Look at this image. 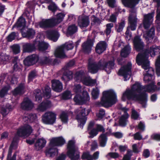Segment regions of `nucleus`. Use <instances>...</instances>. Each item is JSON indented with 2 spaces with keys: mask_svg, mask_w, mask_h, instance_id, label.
I'll use <instances>...</instances> for the list:
<instances>
[{
  "mask_svg": "<svg viewBox=\"0 0 160 160\" xmlns=\"http://www.w3.org/2000/svg\"><path fill=\"white\" fill-rule=\"evenodd\" d=\"M160 47L153 45L150 47L149 51H146L143 53H139L136 57V62L139 65H142V68L146 71L144 73V80L146 82H148L152 79L154 73L153 69L149 67L148 60V55L150 53L151 57L154 56L156 52H158Z\"/></svg>",
  "mask_w": 160,
  "mask_h": 160,
  "instance_id": "nucleus-1",
  "label": "nucleus"
},
{
  "mask_svg": "<svg viewBox=\"0 0 160 160\" xmlns=\"http://www.w3.org/2000/svg\"><path fill=\"white\" fill-rule=\"evenodd\" d=\"M144 86L140 83L136 82L131 88L127 89L123 93L122 99L123 101L126 99H132L138 101L142 104L143 108H146L147 101V95L143 93Z\"/></svg>",
  "mask_w": 160,
  "mask_h": 160,
  "instance_id": "nucleus-2",
  "label": "nucleus"
},
{
  "mask_svg": "<svg viewBox=\"0 0 160 160\" xmlns=\"http://www.w3.org/2000/svg\"><path fill=\"white\" fill-rule=\"evenodd\" d=\"M114 61L113 58L107 62H105L104 60H101L97 63L93 58H90L88 60V71L92 73H95L99 69H104L107 73L109 74L110 73L111 70L114 67Z\"/></svg>",
  "mask_w": 160,
  "mask_h": 160,
  "instance_id": "nucleus-3",
  "label": "nucleus"
},
{
  "mask_svg": "<svg viewBox=\"0 0 160 160\" xmlns=\"http://www.w3.org/2000/svg\"><path fill=\"white\" fill-rule=\"evenodd\" d=\"M117 101L116 95L112 90L105 91L103 92L101 102L104 107H108L114 104Z\"/></svg>",
  "mask_w": 160,
  "mask_h": 160,
  "instance_id": "nucleus-4",
  "label": "nucleus"
},
{
  "mask_svg": "<svg viewBox=\"0 0 160 160\" xmlns=\"http://www.w3.org/2000/svg\"><path fill=\"white\" fill-rule=\"evenodd\" d=\"M75 143L74 140H70L67 145V155L71 160H78L80 158V153Z\"/></svg>",
  "mask_w": 160,
  "mask_h": 160,
  "instance_id": "nucleus-5",
  "label": "nucleus"
},
{
  "mask_svg": "<svg viewBox=\"0 0 160 160\" xmlns=\"http://www.w3.org/2000/svg\"><path fill=\"white\" fill-rule=\"evenodd\" d=\"M130 11V13L128 17L129 26H128L126 32V38L128 40L130 39L131 36V34L129 32V29H130L132 31L135 30L137 22L135 10L131 8Z\"/></svg>",
  "mask_w": 160,
  "mask_h": 160,
  "instance_id": "nucleus-6",
  "label": "nucleus"
},
{
  "mask_svg": "<svg viewBox=\"0 0 160 160\" xmlns=\"http://www.w3.org/2000/svg\"><path fill=\"white\" fill-rule=\"evenodd\" d=\"M75 112L77 114L76 118L79 123V126L82 128L86 121V116L88 114L89 112L88 110L86 112L85 108H82L80 107L76 109Z\"/></svg>",
  "mask_w": 160,
  "mask_h": 160,
  "instance_id": "nucleus-7",
  "label": "nucleus"
},
{
  "mask_svg": "<svg viewBox=\"0 0 160 160\" xmlns=\"http://www.w3.org/2000/svg\"><path fill=\"white\" fill-rule=\"evenodd\" d=\"M132 64L128 62L127 65L122 67L118 72V74L123 77L125 81H127L130 78L131 75V69Z\"/></svg>",
  "mask_w": 160,
  "mask_h": 160,
  "instance_id": "nucleus-8",
  "label": "nucleus"
},
{
  "mask_svg": "<svg viewBox=\"0 0 160 160\" xmlns=\"http://www.w3.org/2000/svg\"><path fill=\"white\" fill-rule=\"evenodd\" d=\"M42 120L44 124L52 125L56 120V115L52 112H46L42 116Z\"/></svg>",
  "mask_w": 160,
  "mask_h": 160,
  "instance_id": "nucleus-9",
  "label": "nucleus"
},
{
  "mask_svg": "<svg viewBox=\"0 0 160 160\" xmlns=\"http://www.w3.org/2000/svg\"><path fill=\"white\" fill-rule=\"evenodd\" d=\"M32 127L28 125H26L18 129L17 135L21 137H26L29 136L32 132Z\"/></svg>",
  "mask_w": 160,
  "mask_h": 160,
  "instance_id": "nucleus-10",
  "label": "nucleus"
},
{
  "mask_svg": "<svg viewBox=\"0 0 160 160\" xmlns=\"http://www.w3.org/2000/svg\"><path fill=\"white\" fill-rule=\"evenodd\" d=\"M83 98L79 94H77L75 96L73 100L77 104H82L85 102L90 100V97L87 92L85 91L83 92Z\"/></svg>",
  "mask_w": 160,
  "mask_h": 160,
  "instance_id": "nucleus-11",
  "label": "nucleus"
},
{
  "mask_svg": "<svg viewBox=\"0 0 160 160\" xmlns=\"http://www.w3.org/2000/svg\"><path fill=\"white\" fill-rule=\"evenodd\" d=\"M124 113L120 118L119 120V124L120 125L122 126H125L128 121V118L129 117V115L127 113V111L128 110V109L126 108L125 107H121L120 108Z\"/></svg>",
  "mask_w": 160,
  "mask_h": 160,
  "instance_id": "nucleus-12",
  "label": "nucleus"
},
{
  "mask_svg": "<svg viewBox=\"0 0 160 160\" xmlns=\"http://www.w3.org/2000/svg\"><path fill=\"white\" fill-rule=\"evenodd\" d=\"M154 15V13L152 12L144 15L143 23L145 29L148 28L152 24L153 21Z\"/></svg>",
  "mask_w": 160,
  "mask_h": 160,
  "instance_id": "nucleus-13",
  "label": "nucleus"
},
{
  "mask_svg": "<svg viewBox=\"0 0 160 160\" xmlns=\"http://www.w3.org/2000/svg\"><path fill=\"white\" fill-rule=\"evenodd\" d=\"M39 60L37 55L32 54L27 57L24 61V63L27 66H31L36 63Z\"/></svg>",
  "mask_w": 160,
  "mask_h": 160,
  "instance_id": "nucleus-14",
  "label": "nucleus"
},
{
  "mask_svg": "<svg viewBox=\"0 0 160 160\" xmlns=\"http://www.w3.org/2000/svg\"><path fill=\"white\" fill-rule=\"evenodd\" d=\"M17 140L15 138H13V139L10 145V146L9 147L8 154V158L7 160H16V154L14 153L12 157L11 158L9 159V157H10L12 154V151L13 149H15L17 147Z\"/></svg>",
  "mask_w": 160,
  "mask_h": 160,
  "instance_id": "nucleus-15",
  "label": "nucleus"
},
{
  "mask_svg": "<svg viewBox=\"0 0 160 160\" xmlns=\"http://www.w3.org/2000/svg\"><path fill=\"white\" fill-rule=\"evenodd\" d=\"M50 142L51 147L61 146L65 143V141L62 137H60L52 138Z\"/></svg>",
  "mask_w": 160,
  "mask_h": 160,
  "instance_id": "nucleus-16",
  "label": "nucleus"
},
{
  "mask_svg": "<svg viewBox=\"0 0 160 160\" xmlns=\"http://www.w3.org/2000/svg\"><path fill=\"white\" fill-rule=\"evenodd\" d=\"M93 45V42L91 39H88L82 44V50L86 53H89L91 51Z\"/></svg>",
  "mask_w": 160,
  "mask_h": 160,
  "instance_id": "nucleus-17",
  "label": "nucleus"
},
{
  "mask_svg": "<svg viewBox=\"0 0 160 160\" xmlns=\"http://www.w3.org/2000/svg\"><path fill=\"white\" fill-rule=\"evenodd\" d=\"M134 48L138 51L142 50L144 47V44L138 36L135 37L133 40Z\"/></svg>",
  "mask_w": 160,
  "mask_h": 160,
  "instance_id": "nucleus-18",
  "label": "nucleus"
},
{
  "mask_svg": "<svg viewBox=\"0 0 160 160\" xmlns=\"http://www.w3.org/2000/svg\"><path fill=\"white\" fill-rule=\"evenodd\" d=\"M78 23L79 26L81 28L87 27L89 23L88 17L85 16H79L78 17Z\"/></svg>",
  "mask_w": 160,
  "mask_h": 160,
  "instance_id": "nucleus-19",
  "label": "nucleus"
},
{
  "mask_svg": "<svg viewBox=\"0 0 160 160\" xmlns=\"http://www.w3.org/2000/svg\"><path fill=\"white\" fill-rule=\"evenodd\" d=\"M107 47L106 43L104 41H100L98 43L95 48V51L99 54H101L105 51Z\"/></svg>",
  "mask_w": 160,
  "mask_h": 160,
  "instance_id": "nucleus-20",
  "label": "nucleus"
},
{
  "mask_svg": "<svg viewBox=\"0 0 160 160\" xmlns=\"http://www.w3.org/2000/svg\"><path fill=\"white\" fill-rule=\"evenodd\" d=\"M46 140L43 138L37 139L34 144V148L37 151L41 150L45 146Z\"/></svg>",
  "mask_w": 160,
  "mask_h": 160,
  "instance_id": "nucleus-21",
  "label": "nucleus"
},
{
  "mask_svg": "<svg viewBox=\"0 0 160 160\" xmlns=\"http://www.w3.org/2000/svg\"><path fill=\"white\" fill-rule=\"evenodd\" d=\"M34 105L32 102L28 98H25L21 104V108L23 109L29 110L32 109Z\"/></svg>",
  "mask_w": 160,
  "mask_h": 160,
  "instance_id": "nucleus-22",
  "label": "nucleus"
},
{
  "mask_svg": "<svg viewBox=\"0 0 160 160\" xmlns=\"http://www.w3.org/2000/svg\"><path fill=\"white\" fill-rule=\"evenodd\" d=\"M52 89L57 92H60L62 89V85L59 80H53L52 81Z\"/></svg>",
  "mask_w": 160,
  "mask_h": 160,
  "instance_id": "nucleus-23",
  "label": "nucleus"
},
{
  "mask_svg": "<svg viewBox=\"0 0 160 160\" xmlns=\"http://www.w3.org/2000/svg\"><path fill=\"white\" fill-rule=\"evenodd\" d=\"M99 152L97 151L94 153L92 156L88 152H84L82 155V158L86 159L88 160H97L99 158Z\"/></svg>",
  "mask_w": 160,
  "mask_h": 160,
  "instance_id": "nucleus-24",
  "label": "nucleus"
},
{
  "mask_svg": "<svg viewBox=\"0 0 160 160\" xmlns=\"http://www.w3.org/2000/svg\"><path fill=\"white\" fill-rule=\"evenodd\" d=\"M22 47L24 52H31L35 50L36 45L35 42L32 44L26 43L23 44Z\"/></svg>",
  "mask_w": 160,
  "mask_h": 160,
  "instance_id": "nucleus-25",
  "label": "nucleus"
},
{
  "mask_svg": "<svg viewBox=\"0 0 160 160\" xmlns=\"http://www.w3.org/2000/svg\"><path fill=\"white\" fill-rule=\"evenodd\" d=\"M154 84V82H152L150 84L144 87L143 93H145L146 92H153L156 90H160V88H157Z\"/></svg>",
  "mask_w": 160,
  "mask_h": 160,
  "instance_id": "nucleus-26",
  "label": "nucleus"
},
{
  "mask_svg": "<svg viewBox=\"0 0 160 160\" xmlns=\"http://www.w3.org/2000/svg\"><path fill=\"white\" fill-rule=\"evenodd\" d=\"M48 38L54 42L56 41L59 37V35L56 31H48L46 32Z\"/></svg>",
  "mask_w": 160,
  "mask_h": 160,
  "instance_id": "nucleus-27",
  "label": "nucleus"
},
{
  "mask_svg": "<svg viewBox=\"0 0 160 160\" xmlns=\"http://www.w3.org/2000/svg\"><path fill=\"white\" fill-rule=\"evenodd\" d=\"M64 48L62 45L57 48L55 52L54 55L56 57L60 58H64L66 57L64 52Z\"/></svg>",
  "mask_w": 160,
  "mask_h": 160,
  "instance_id": "nucleus-28",
  "label": "nucleus"
},
{
  "mask_svg": "<svg viewBox=\"0 0 160 160\" xmlns=\"http://www.w3.org/2000/svg\"><path fill=\"white\" fill-rule=\"evenodd\" d=\"M40 27L42 28H49L54 26L52 19L42 21L39 23Z\"/></svg>",
  "mask_w": 160,
  "mask_h": 160,
  "instance_id": "nucleus-29",
  "label": "nucleus"
},
{
  "mask_svg": "<svg viewBox=\"0 0 160 160\" xmlns=\"http://www.w3.org/2000/svg\"><path fill=\"white\" fill-rule=\"evenodd\" d=\"M52 105L51 102L48 100L42 102L38 106V109L41 111H44L47 109L51 107Z\"/></svg>",
  "mask_w": 160,
  "mask_h": 160,
  "instance_id": "nucleus-30",
  "label": "nucleus"
},
{
  "mask_svg": "<svg viewBox=\"0 0 160 160\" xmlns=\"http://www.w3.org/2000/svg\"><path fill=\"white\" fill-rule=\"evenodd\" d=\"M26 25V21L24 18L21 17L18 19L16 24L13 26V28L16 27L20 29L25 27Z\"/></svg>",
  "mask_w": 160,
  "mask_h": 160,
  "instance_id": "nucleus-31",
  "label": "nucleus"
},
{
  "mask_svg": "<svg viewBox=\"0 0 160 160\" xmlns=\"http://www.w3.org/2000/svg\"><path fill=\"white\" fill-rule=\"evenodd\" d=\"M140 0H122L125 5L131 8L134 7Z\"/></svg>",
  "mask_w": 160,
  "mask_h": 160,
  "instance_id": "nucleus-32",
  "label": "nucleus"
},
{
  "mask_svg": "<svg viewBox=\"0 0 160 160\" xmlns=\"http://www.w3.org/2000/svg\"><path fill=\"white\" fill-rule=\"evenodd\" d=\"M82 82L85 85L89 86H94L96 82L95 80L91 79L90 77H84Z\"/></svg>",
  "mask_w": 160,
  "mask_h": 160,
  "instance_id": "nucleus-33",
  "label": "nucleus"
},
{
  "mask_svg": "<svg viewBox=\"0 0 160 160\" xmlns=\"http://www.w3.org/2000/svg\"><path fill=\"white\" fill-rule=\"evenodd\" d=\"M73 77V73L71 71L67 70L63 74L62 79L65 82H68L72 79Z\"/></svg>",
  "mask_w": 160,
  "mask_h": 160,
  "instance_id": "nucleus-34",
  "label": "nucleus"
},
{
  "mask_svg": "<svg viewBox=\"0 0 160 160\" xmlns=\"http://www.w3.org/2000/svg\"><path fill=\"white\" fill-rule=\"evenodd\" d=\"M23 37L27 38L29 39L32 38L35 34V32L32 29H28L26 32H24L21 31Z\"/></svg>",
  "mask_w": 160,
  "mask_h": 160,
  "instance_id": "nucleus-35",
  "label": "nucleus"
},
{
  "mask_svg": "<svg viewBox=\"0 0 160 160\" xmlns=\"http://www.w3.org/2000/svg\"><path fill=\"white\" fill-rule=\"evenodd\" d=\"M155 29L152 27L150 30L144 34L143 37L148 40L152 39L154 35Z\"/></svg>",
  "mask_w": 160,
  "mask_h": 160,
  "instance_id": "nucleus-36",
  "label": "nucleus"
},
{
  "mask_svg": "<svg viewBox=\"0 0 160 160\" xmlns=\"http://www.w3.org/2000/svg\"><path fill=\"white\" fill-rule=\"evenodd\" d=\"M65 16V15L62 13H59L57 15L56 18H51L54 24V26L59 24L61 22Z\"/></svg>",
  "mask_w": 160,
  "mask_h": 160,
  "instance_id": "nucleus-37",
  "label": "nucleus"
},
{
  "mask_svg": "<svg viewBox=\"0 0 160 160\" xmlns=\"http://www.w3.org/2000/svg\"><path fill=\"white\" fill-rule=\"evenodd\" d=\"M24 85L23 84H21L19 86L16 88L13 91V94L15 96L18 94H21L24 93Z\"/></svg>",
  "mask_w": 160,
  "mask_h": 160,
  "instance_id": "nucleus-38",
  "label": "nucleus"
},
{
  "mask_svg": "<svg viewBox=\"0 0 160 160\" xmlns=\"http://www.w3.org/2000/svg\"><path fill=\"white\" fill-rule=\"evenodd\" d=\"M35 43L36 46L38 45L39 50L41 51L45 50L48 47V44L44 42L36 41Z\"/></svg>",
  "mask_w": 160,
  "mask_h": 160,
  "instance_id": "nucleus-39",
  "label": "nucleus"
},
{
  "mask_svg": "<svg viewBox=\"0 0 160 160\" xmlns=\"http://www.w3.org/2000/svg\"><path fill=\"white\" fill-rule=\"evenodd\" d=\"M56 146L51 147L50 145V143L49 145V148L47 150V152L49 154L51 157H52L58 153V150L56 147Z\"/></svg>",
  "mask_w": 160,
  "mask_h": 160,
  "instance_id": "nucleus-40",
  "label": "nucleus"
},
{
  "mask_svg": "<svg viewBox=\"0 0 160 160\" xmlns=\"http://www.w3.org/2000/svg\"><path fill=\"white\" fill-rule=\"evenodd\" d=\"M99 140L100 146L102 147H105L107 140V138L106 135L103 134H102L99 136Z\"/></svg>",
  "mask_w": 160,
  "mask_h": 160,
  "instance_id": "nucleus-41",
  "label": "nucleus"
},
{
  "mask_svg": "<svg viewBox=\"0 0 160 160\" xmlns=\"http://www.w3.org/2000/svg\"><path fill=\"white\" fill-rule=\"evenodd\" d=\"M78 30L77 27L75 25H72L70 26L67 32V36L71 35L77 32Z\"/></svg>",
  "mask_w": 160,
  "mask_h": 160,
  "instance_id": "nucleus-42",
  "label": "nucleus"
},
{
  "mask_svg": "<svg viewBox=\"0 0 160 160\" xmlns=\"http://www.w3.org/2000/svg\"><path fill=\"white\" fill-rule=\"evenodd\" d=\"M85 77L84 73L83 71L77 72L75 75L74 79L78 82H82Z\"/></svg>",
  "mask_w": 160,
  "mask_h": 160,
  "instance_id": "nucleus-43",
  "label": "nucleus"
},
{
  "mask_svg": "<svg viewBox=\"0 0 160 160\" xmlns=\"http://www.w3.org/2000/svg\"><path fill=\"white\" fill-rule=\"evenodd\" d=\"M53 61V59L49 57L44 56L39 61L40 63L42 64H51Z\"/></svg>",
  "mask_w": 160,
  "mask_h": 160,
  "instance_id": "nucleus-44",
  "label": "nucleus"
},
{
  "mask_svg": "<svg viewBox=\"0 0 160 160\" xmlns=\"http://www.w3.org/2000/svg\"><path fill=\"white\" fill-rule=\"evenodd\" d=\"M131 48L129 46L127 45L122 50L121 55L123 57H126L130 52Z\"/></svg>",
  "mask_w": 160,
  "mask_h": 160,
  "instance_id": "nucleus-45",
  "label": "nucleus"
},
{
  "mask_svg": "<svg viewBox=\"0 0 160 160\" xmlns=\"http://www.w3.org/2000/svg\"><path fill=\"white\" fill-rule=\"evenodd\" d=\"M42 90L43 96L45 98H48L50 97L51 89L49 86H46Z\"/></svg>",
  "mask_w": 160,
  "mask_h": 160,
  "instance_id": "nucleus-46",
  "label": "nucleus"
},
{
  "mask_svg": "<svg viewBox=\"0 0 160 160\" xmlns=\"http://www.w3.org/2000/svg\"><path fill=\"white\" fill-rule=\"evenodd\" d=\"M72 112L69 113L65 112H62L60 116V118L63 122L66 123L68 120V116L70 114H72Z\"/></svg>",
  "mask_w": 160,
  "mask_h": 160,
  "instance_id": "nucleus-47",
  "label": "nucleus"
},
{
  "mask_svg": "<svg viewBox=\"0 0 160 160\" xmlns=\"http://www.w3.org/2000/svg\"><path fill=\"white\" fill-rule=\"evenodd\" d=\"M36 119L37 116L36 114H30L27 116H25L23 118V120L25 121L27 120L28 121V122H32Z\"/></svg>",
  "mask_w": 160,
  "mask_h": 160,
  "instance_id": "nucleus-48",
  "label": "nucleus"
},
{
  "mask_svg": "<svg viewBox=\"0 0 160 160\" xmlns=\"http://www.w3.org/2000/svg\"><path fill=\"white\" fill-rule=\"evenodd\" d=\"M92 98L94 99H97L99 95V90L97 88H93L92 92Z\"/></svg>",
  "mask_w": 160,
  "mask_h": 160,
  "instance_id": "nucleus-49",
  "label": "nucleus"
},
{
  "mask_svg": "<svg viewBox=\"0 0 160 160\" xmlns=\"http://www.w3.org/2000/svg\"><path fill=\"white\" fill-rule=\"evenodd\" d=\"M10 87L9 86L4 87L0 91V97H3L6 94L8 91L10 89Z\"/></svg>",
  "mask_w": 160,
  "mask_h": 160,
  "instance_id": "nucleus-50",
  "label": "nucleus"
},
{
  "mask_svg": "<svg viewBox=\"0 0 160 160\" xmlns=\"http://www.w3.org/2000/svg\"><path fill=\"white\" fill-rule=\"evenodd\" d=\"M71 97L72 94L71 92L69 91H65L62 94V98L64 100L69 99Z\"/></svg>",
  "mask_w": 160,
  "mask_h": 160,
  "instance_id": "nucleus-51",
  "label": "nucleus"
},
{
  "mask_svg": "<svg viewBox=\"0 0 160 160\" xmlns=\"http://www.w3.org/2000/svg\"><path fill=\"white\" fill-rule=\"evenodd\" d=\"M62 46L63 47L64 49H66L67 50L72 49L74 47L73 43L72 41L66 43L64 45H62Z\"/></svg>",
  "mask_w": 160,
  "mask_h": 160,
  "instance_id": "nucleus-52",
  "label": "nucleus"
},
{
  "mask_svg": "<svg viewBox=\"0 0 160 160\" xmlns=\"http://www.w3.org/2000/svg\"><path fill=\"white\" fill-rule=\"evenodd\" d=\"M132 155V151H128L127 153L124 155L122 160H131V158ZM135 159L133 160H135Z\"/></svg>",
  "mask_w": 160,
  "mask_h": 160,
  "instance_id": "nucleus-53",
  "label": "nucleus"
},
{
  "mask_svg": "<svg viewBox=\"0 0 160 160\" xmlns=\"http://www.w3.org/2000/svg\"><path fill=\"white\" fill-rule=\"evenodd\" d=\"M91 20L93 23L96 25H99L101 23V20L94 15L91 17Z\"/></svg>",
  "mask_w": 160,
  "mask_h": 160,
  "instance_id": "nucleus-54",
  "label": "nucleus"
},
{
  "mask_svg": "<svg viewBox=\"0 0 160 160\" xmlns=\"http://www.w3.org/2000/svg\"><path fill=\"white\" fill-rule=\"evenodd\" d=\"M35 94V98L36 101H39L41 100L42 97L41 96V92L40 90H36L34 92Z\"/></svg>",
  "mask_w": 160,
  "mask_h": 160,
  "instance_id": "nucleus-55",
  "label": "nucleus"
},
{
  "mask_svg": "<svg viewBox=\"0 0 160 160\" xmlns=\"http://www.w3.org/2000/svg\"><path fill=\"white\" fill-rule=\"evenodd\" d=\"M125 26V22L124 21H122L119 23V25L117 26L116 28L117 31L118 32H120L122 31L124 27Z\"/></svg>",
  "mask_w": 160,
  "mask_h": 160,
  "instance_id": "nucleus-56",
  "label": "nucleus"
},
{
  "mask_svg": "<svg viewBox=\"0 0 160 160\" xmlns=\"http://www.w3.org/2000/svg\"><path fill=\"white\" fill-rule=\"evenodd\" d=\"M14 53L16 54L20 52V47L18 45H14L11 47Z\"/></svg>",
  "mask_w": 160,
  "mask_h": 160,
  "instance_id": "nucleus-57",
  "label": "nucleus"
},
{
  "mask_svg": "<svg viewBox=\"0 0 160 160\" xmlns=\"http://www.w3.org/2000/svg\"><path fill=\"white\" fill-rule=\"evenodd\" d=\"M113 26V24L112 23H109L106 25V34L109 35L111 32V28Z\"/></svg>",
  "mask_w": 160,
  "mask_h": 160,
  "instance_id": "nucleus-58",
  "label": "nucleus"
},
{
  "mask_svg": "<svg viewBox=\"0 0 160 160\" xmlns=\"http://www.w3.org/2000/svg\"><path fill=\"white\" fill-rule=\"evenodd\" d=\"M156 23L158 24L160 23V8H157L156 11Z\"/></svg>",
  "mask_w": 160,
  "mask_h": 160,
  "instance_id": "nucleus-59",
  "label": "nucleus"
},
{
  "mask_svg": "<svg viewBox=\"0 0 160 160\" xmlns=\"http://www.w3.org/2000/svg\"><path fill=\"white\" fill-rule=\"evenodd\" d=\"M36 137L35 135L32 136L31 137H30L29 139H27L26 142L28 144H32L34 142L35 140L36 139Z\"/></svg>",
  "mask_w": 160,
  "mask_h": 160,
  "instance_id": "nucleus-60",
  "label": "nucleus"
},
{
  "mask_svg": "<svg viewBox=\"0 0 160 160\" xmlns=\"http://www.w3.org/2000/svg\"><path fill=\"white\" fill-rule=\"evenodd\" d=\"M139 114L136 110L134 109H132L131 117L134 119H138L139 117Z\"/></svg>",
  "mask_w": 160,
  "mask_h": 160,
  "instance_id": "nucleus-61",
  "label": "nucleus"
},
{
  "mask_svg": "<svg viewBox=\"0 0 160 160\" xmlns=\"http://www.w3.org/2000/svg\"><path fill=\"white\" fill-rule=\"evenodd\" d=\"M36 76V72L33 71L30 72L28 75V81L30 82L35 78Z\"/></svg>",
  "mask_w": 160,
  "mask_h": 160,
  "instance_id": "nucleus-62",
  "label": "nucleus"
},
{
  "mask_svg": "<svg viewBox=\"0 0 160 160\" xmlns=\"http://www.w3.org/2000/svg\"><path fill=\"white\" fill-rule=\"evenodd\" d=\"M119 156V154L117 152H109L106 155V157L107 158L110 157L113 158H116Z\"/></svg>",
  "mask_w": 160,
  "mask_h": 160,
  "instance_id": "nucleus-63",
  "label": "nucleus"
},
{
  "mask_svg": "<svg viewBox=\"0 0 160 160\" xmlns=\"http://www.w3.org/2000/svg\"><path fill=\"white\" fill-rule=\"evenodd\" d=\"M81 87L79 84L75 85L73 90L76 93H79L81 91Z\"/></svg>",
  "mask_w": 160,
  "mask_h": 160,
  "instance_id": "nucleus-64",
  "label": "nucleus"
}]
</instances>
